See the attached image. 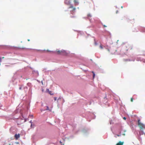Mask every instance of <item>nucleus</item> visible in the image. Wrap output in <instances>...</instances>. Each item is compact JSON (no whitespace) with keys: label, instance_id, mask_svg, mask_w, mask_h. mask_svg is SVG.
I'll return each mask as SVG.
<instances>
[{"label":"nucleus","instance_id":"f257e3e1","mask_svg":"<svg viewBox=\"0 0 145 145\" xmlns=\"http://www.w3.org/2000/svg\"><path fill=\"white\" fill-rule=\"evenodd\" d=\"M55 52L56 53L59 55H65L66 54V51L64 50H57Z\"/></svg>","mask_w":145,"mask_h":145},{"label":"nucleus","instance_id":"f03ea898","mask_svg":"<svg viewBox=\"0 0 145 145\" xmlns=\"http://www.w3.org/2000/svg\"><path fill=\"white\" fill-rule=\"evenodd\" d=\"M138 124L140 129H142L145 127V125L140 122V120H138Z\"/></svg>","mask_w":145,"mask_h":145},{"label":"nucleus","instance_id":"7ed1b4c3","mask_svg":"<svg viewBox=\"0 0 145 145\" xmlns=\"http://www.w3.org/2000/svg\"><path fill=\"white\" fill-rule=\"evenodd\" d=\"M64 3L68 5H70L71 3L69 0H65Z\"/></svg>","mask_w":145,"mask_h":145},{"label":"nucleus","instance_id":"20e7f679","mask_svg":"<svg viewBox=\"0 0 145 145\" xmlns=\"http://www.w3.org/2000/svg\"><path fill=\"white\" fill-rule=\"evenodd\" d=\"M69 8H71V11H74L76 9V8L74 7L72 5H71L69 7Z\"/></svg>","mask_w":145,"mask_h":145},{"label":"nucleus","instance_id":"39448f33","mask_svg":"<svg viewBox=\"0 0 145 145\" xmlns=\"http://www.w3.org/2000/svg\"><path fill=\"white\" fill-rule=\"evenodd\" d=\"M74 4L75 5H78L79 4V2L78 0H73Z\"/></svg>","mask_w":145,"mask_h":145},{"label":"nucleus","instance_id":"423d86ee","mask_svg":"<svg viewBox=\"0 0 145 145\" xmlns=\"http://www.w3.org/2000/svg\"><path fill=\"white\" fill-rule=\"evenodd\" d=\"M20 137V135L19 134H16L14 136V137L16 140L18 139Z\"/></svg>","mask_w":145,"mask_h":145},{"label":"nucleus","instance_id":"0eeeda50","mask_svg":"<svg viewBox=\"0 0 145 145\" xmlns=\"http://www.w3.org/2000/svg\"><path fill=\"white\" fill-rule=\"evenodd\" d=\"M124 143L123 142L120 141L116 144V145H123Z\"/></svg>","mask_w":145,"mask_h":145},{"label":"nucleus","instance_id":"6e6552de","mask_svg":"<svg viewBox=\"0 0 145 145\" xmlns=\"http://www.w3.org/2000/svg\"><path fill=\"white\" fill-rule=\"evenodd\" d=\"M128 46L129 47V48H128V49L131 50L132 49V47L131 46L128 45Z\"/></svg>","mask_w":145,"mask_h":145},{"label":"nucleus","instance_id":"1a4fd4ad","mask_svg":"<svg viewBox=\"0 0 145 145\" xmlns=\"http://www.w3.org/2000/svg\"><path fill=\"white\" fill-rule=\"evenodd\" d=\"M92 73H93V78H94L95 77V74L93 71H92Z\"/></svg>","mask_w":145,"mask_h":145},{"label":"nucleus","instance_id":"9d476101","mask_svg":"<svg viewBox=\"0 0 145 145\" xmlns=\"http://www.w3.org/2000/svg\"><path fill=\"white\" fill-rule=\"evenodd\" d=\"M29 118H33V115H29Z\"/></svg>","mask_w":145,"mask_h":145},{"label":"nucleus","instance_id":"9b49d317","mask_svg":"<svg viewBox=\"0 0 145 145\" xmlns=\"http://www.w3.org/2000/svg\"><path fill=\"white\" fill-rule=\"evenodd\" d=\"M94 44L95 45H97V42L95 41V39H94Z\"/></svg>","mask_w":145,"mask_h":145},{"label":"nucleus","instance_id":"f8f14e48","mask_svg":"<svg viewBox=\"0 0 145 145\" xmlns=\"http://www.w3.org/2000/svg\"><path fill=\"white\" fill-rule=\"evenodd\" d=\"M100 48L101 49H103V47L102 46V45H101L100 46Z\"/></svg>","mask_w":145,"mask_h":145},{"label":"nucleus","instance_id":"ddd939ff","mask_svg":"<svg viewBox=\"0 0 145 145\" xmlns=\"http://www.w3.org/2000/svg\"><path fill=\"white\" fill-rule=\"evenodd\" d=\"M131 101L132 102H133V98H131Z\"/></svg>","mask_w":145,"mask_h":145},{"label":"nucleus","instance_id":"4468645a","mask_svg":"<svg viewBox=\"0 0 145 145\" xmlns=\"http://www.w3.org/2000/svg\"><path fill=\"white\" fill-rule=\"evenodd\" d=\"M47 107V109L46 110H49V108L48 106H46Z\"/></svg>","mask_w":145,"mask_h":145},{"label":"nucleus","instance_id":"2eb2a0df","mask_svg":"<svg viewBox=\"0 0 145 145\" xmlns=\"http://www.w3.org/2000/svg\"><path fill=\"white\" fill-rule=\"evenodd\" d=\"M54 100L55 101L57 99V97H54Z\"/></svg>","mask_w":145,"mask_h":145},{"label":"nucleus","instance_id":"dca6fc26","mask_svg":"<svg viewBox=\"0 0 145 145\" xmlns=\"http://www.w3.org/2000/svg\"><path fill=\"white\" fill-rule=\"evenodd\" d=\"M29 122L30 123H31V126L32 125V121L31 120L30 121H29Z\"/></svg>","mask_w":145,"mask_h":145},{"label":"nucleus","instance_id":"f3484780","mask_svg":"<svg viewBox=\"0 0 145 145\" xmlns=\"http://www.w3.org/2000/svg\"><path fill=\"white\" fill-rule=\"evenodd\" d=\"M88 17H91V15L90 14H88Z\"/></svg>","mask_w":145,"mask_h":145},{"label":"nucleus","instance_id":"a211bd4d","mask_svg":"<svg viewBox=\"0 0 145 145\" xmlns=\"http://www.w3.org/2000/svg\"><path fill=\"white\" fill-rule=\"evenodd\" d=\"M123 119L124 120H126V118L125 117H124L123 118Z\"/></svg>","mask_w":145,"mask_h":145},{"label":"nucleus","instance_id":"6ab92c4d","mask_svg":"<svg viewBox=\"0 0 145 145\" xmlns=\"http://www.w3.org/2000/svg\"><path fill=\"white\" fill-rule=\"evenodd\" d=\"M35 50V51H39L40 50Z\"/></svg>","mask_w":145,"mask_h":145},{"label":"nucleus","instance_id":"aec40b11","mask_svg":"<svg viewBox=\"0 0 145 145\" xmlns=\"http://www.w3.org/2000/svg\"><path fill=\"white\" fill-rule=\"evenodd\" d=\"M19 89H22V87H20L19 88Z\"/></svg>","mask_w":145,"mask_h":145},{"label":"nucleus","instance_id":"412c9836","mask_svg":"<svg viewBox=\"0 0 145 145\" xmlns=\"http://www.w3.org/2000/svg\"><path fill=\"white\" fill-rule=\"evenodd\" d=\"M103 26H104V27H106V25H103Z\"/></svg>","mask_w":145,"mask_h":145},{"label":"nucleus","instance_id":"4be33fe9","mask_svg":"<svg viewBox=\"0 0 145 145\" xmlns=\"http://www.w3.org/2000/svg\"><path fill=\"white\" fill-rule=\"evenodd\" d=\"M124 61H128V60H127V59H125V60H124Z\"/></svg>","mask_w":145,"mask_h":145},{"label":"nucleus","instance_id":"5701e85b","mask_svg":"<svg viewBox=\"0 0 145 145\" xmlns=\"http://www.w3.org/2000/svg\"><path fill=\"white\" fill-rule=\"evenodd\" d=\"M47 52H50V51H49V50H47Z\"/></svg>","mask_w":145,"mask_h":145},{"label":"nucleus","instance_id":"b1692460","mask_svg":"<svg viewBox=\"0 0 145 145\" xmlns=\"http://www.w3.org/2000/svg\"><path fill=\"white\" fill-rule=\"evenodd\" d=\"M120 135H117V136H118V137L120 136Z\"/></svg>","mask_w":145,"mask_h":145},{"label":"nucleus","instance_id":"393cba45","mask_svg":"<svg viewBox=\"0 0 145 145\" xmlns=\"http://www.w3.org/2000/svg\"><path fill=\"white\" fill-rule=\"evenodd\" d=\"M26 121V119H25V121H24V122H25V121Z\"/></svg>","mask_w":145,"mask_h":145},{"label":"nucleus","instance_id":"a878e982","mask_svg":"<svg viewBox=\"0 0 145 145\" xmlns=\"http://www.w3.org/2000/svg\"><path fill=\"white\" fill-rule=\"evenodd\" d=\"M74 16H71V17H74Z\"/></svg>","mask_w":145,"mask_h":145},{"label":"nucleus","instance_id":"bb28decb","mask_svg":"<svg viewBox=\"0 0 145 145\" xmlns=\"http://www.w3.org/2000/svg\"><path fill=\"white\" fill-rule=\"evenodd\" d=\"M123 7L122 6H121V8H123Z\"/></svg>","mask_w":145,"mask_h":145},{"label":"nucleus","instance_id":"cd10ccee","mask_svg":"<svg viewBox=\"0 0 145 145\" xmlns=\"http://www.w3.org/2000/svg\"><path fill=\"white\" fill-rule=\"evenodd\" d=\"M28 41H29V40L28 39Z\"/></svg>","mask_w":145,"mask_h":145},{"label":"nucleus","instance_id":"c85d7f7f","mask_svg":"<svg viewBox=\"0 0 145 145\" xmlns=\"http://www.w3.org/2000/svg\"><path fill=\"white\" fill-rule=\"evenodd\" d=\"M4 58V57H2V58H3H3Z\"/></svg>","mask_w":145,"mask_h":145}]
</instances>
